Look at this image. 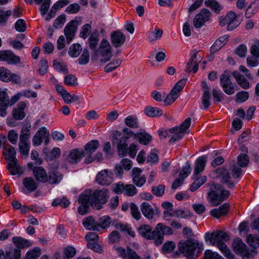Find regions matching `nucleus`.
<instances>
[{
  "mask_svg": "<svg viewBox=\"0 0 259 259\" xmlns=\"http://www.w3.org/2000/svg\"><path fill=\"white\" fill-rule=\"evenodd\" d=\"M206 242L213 246H217L223 255L228 259H233V254L224 242L229 239L227 234L221 230H215L212 233L207 232L204 236Z\"/></svg>",
  "mask_w": 259,
  "mask_h": 259,
  "instance_id": "obj_1",
  "label": "nucleus"
},
{
  "mask_svg": "<svg viewBox=\"0 0 259 259\" xmlns=\"http://www.w3.org/2000/svg\"><path fill=\"white\" fill-rule=\"evenodd\" d=\"M178 247L179 251L183 254L187 259H196L197 255L195 256V251H196L197 252L200 253L203 249L202 243L192 239L180 241Z\"/></svg>",
  "mask_w": 259,
  "mask_h": 259,
  "instance_id": "obj_2",
  "label": "nucleus"
},
{
  "mask_svg": "<svg viewBox=\"0 0 259 259\" xmlns=\"http://www.w3.org/2000/svg\"><path fill=\"white\" fill-rule=\"evenodd\" d=\"M208 193V200L212 206H217L226 199L230 195L228 191L222 189L218 184H214Z\"/></svg>",
  "mask_w": 259,
  "mask_h": 259,
  "instance_id": "obj_3",
  "label": "nucleus"
},
{
  "mask_svg": "<svg viewBox=\"0 0 259 259\" xmlns=\"http://www.w3.org/2000/svg\"><path fill=\"white\" fill-rule=\"evenodd\" d=\"M30 130L27 126L23 127L21 131L19 137V149L21 154L28 155L30 149Z\"/></svg>",
  "mask_w": 259,
  "mask_h": 259,
  "instance_id": "obj_4",
  "label": "nucleus"
},
{
  "mask_svg": "<svg viewBox=\"0 0 259 259\" xmlns=\"http://www.w3.org/2000/svg\"><path fill=\"white\" fill-rule=\"evenodd\" d=\"M109 196V192L105 188L96 191L93 194L91 205L95 209H100L107 202Z\"/></svg>",
  "mask_w": 259,
  "mask_h": 259,
  "instance_id": "obj_5",
  "label": "nucleus"
},
{
  "mask_svg": "<svg viewBox=\"0 0 259 259\" xmlns=\"http://www.w3.org/2000/svg\"><path fill=\"white\" fill-rule=\"evenodd\" d=\"M174 231L172 228L166 226L163 223H158L155 228V244L156 245H161L162 243L164 235H171Z\"/></svg>",
  "mask_w": 259,
  "mask_h": 259,
  "instance_id": "obj_6",
  "label": "nucleus"
},
{
  "mask_svg": "<svg viewBox=\"0 0 259 259\" xmlns=\"http://www.w3.org/2000/svg\"><path fill=\"white\" fill-rule=\"evenodd\" d=\"M211 18L210 11L206 9H202L195 16L193 21V25L196 28H201L206 22L209 21Z\"/></svg>",
  "mask_w": 259,
  "mask_h": 259,
  "instance_id": "obj_7",
  "label": "nucleus"
},
{
  "mask_svg": "<svg viewBox=\"0 0 259 259\" xmlns=\"http://www.w3.org/2000/svg\"><path fill=\"white\" fill-rule=\"evenodd\" d=\"M220 24L221 26L227 25V28L229 31L234 29L239 25L237 20V15L233 11L227 13L225 17L220 18Z\"/></svg>",
  "mask_w": 259,
  "mask_h": 259,
  "instance_id": "obj_8",
  "label": "nucleus"
},
{
  "mask_svg": "<svg viewBox=\"0 0 259 259\" xmlns=\"http://www.w3.org/2000/svg\"><path fill=\"white\" fill-rule=\"evenodd\" d=\"M101 56V61L106 63L112 57L111 47L109 42L105 39H103L100 44L99 49L96 51Z\"/></svg>",
  "mask_w": 259,
  "mask_h": 259,
  "instance_id": "obj_9",
  "label": "nucleus"
},
{
  "mask_svg": "<svg viewBox=\"0 0 259 259\" xmlns=\"http://www.w3.org/2000/svg\"><path fill=\"white\" fill-rule=\"evenodd\" d=\"M192 55L186 64V71L187 72L193 71L194 73L197 72L198 70V64L202 59L200 55L201 52L194 50L192 51Z\"/></svg>",
  "mask_w": 259,
  "mask_h": 259,
  "instance_id": "obj_10",
  "label": "nucleus"
},
{
  "mask_svg": "<svg viewBox=\"0 0 259 259\" xmlns=\"http://www.w3.org/2000/svg\"><path fill=\"white\" fill-rule=\"evenodd\" d=\"M85 238L88 241L87 247L97 252L101 253L103 249L101 246L97 243L99 240V236L94 232H89L85 235Z\"/></svg>",
  "mask_w": 259,
  "mask_h": 259,
  "instance_id": "obj_11",
  "label": "nucleus"
},
{
  "mask_svg": "<svg viewBox=\"0 0 259 259\" xmlns=\"http://www.w3.org/2000/svg\"><path fill=\"white\" fill-rule=\"evenodd\" d=\"M216 176L224 184H226L229 188H234L235 184L231 180V176L228 169L225 167H220L216 170Z\"/></svg>",
  "mask_w": 259,
  "mask_h": 259,
  "instance_id": "obj_12",
  "label": "nucleus"
},
{
  "mask_svg": "<svg viewBox=\"0 0 259 259\" xmlns=\"http://www.w3.org/2000/svg\"><path fill=\"white\" fill-rule=\"evenodd\" d=\"M115 249L118 255L123 259H141L136 251L128 246L126 249L122 247H116Z\"/></svg>",
  "mask_w": 259,
  "mask_h": 259,
  "instance_id": "obj_13",
  "label": "nucleus"
},
{
  "mask_svg": "<svg viewBox=\"0 0 259 259\" xmlns=\"http://www.w3.org/2000/svg\"><path fill=\"white\" fill-rule=\"evenodd\" d=\"M0 80L9 82L12 81L13 83H18L20 81V77L16 74L12 73L7 68L0 67Z\"/></svg>",
  "mask_w": 259,
  "mask_h": 259,
  "instance_id": "obj_14",
  "label": "nucleus"
},
{
  "mask_svg": "<svg viewBox=\"0 0 259 259\" xmlns=\"http://www.w3.org/2000/svg\"><path fill=\"white\" fill-rule=\"evenodd\" d=\"M96 180L99 184L103 186L109 185L113 181V175L108 170H103L97 174Z\"/></svg>",
  "mask_w": 259,
  "mask_h": 259,
  "instance_id": "obj_15",
  "label": "nucleus"
},
{
  "mask_svg": "<svg viewBox=\"0 0 259 259\" xmlns=\"http://www.w3.org/2000/svg\"><path fill=\"white\" fill-rule=\"evenodd\" d=\"M0 60L6 61L8 64H15L20 63V58L10 51L0 52Z\"/></svg>",
  "mask_w": 259,
  "mask_h": 259,
  "instance_id": "obj_16",
  "label": "nucleus"
},
{
  "mask_svg": "<svg viewBox=\"0 0 259 259\" xmlns=\"http://www.w3.org/2000/svg\"><path fill=\"white\" fill-rule=\"evenodd\" d=\"M140 209L144 217L149 220L152 219L155 215V212L158 210L157 207L153 208L148 202H146L141 203Z\"/></svg>",
  "mask_w": 259,
  "mask_h": 259,
  "instance_id": "obj_17",
  "label": "nucleus"
},
{
  "mask_svg": "<svg viewBox=\"0 0 259 259\" xmlns=\"http://www.w3.org/2000/svg\"><path fill=\"white\" fill-rule=\"evenodd\" d=\"M84 156V152L82 149H74L70 151L66 160L71 163H76L80 161Z\"/></svg>",
  "mask_w": 259,
  "mask_h": 259,
  "instance_id": "obj_18",
  "label": "nucleus"
},
{
  "mask_svg": "<svg viewBox=\"0 0 259 259\" xmlns=\"http://www.w3.org/2000/svg\"><path fill=\"white\" fill-rule=\"evenodd\" d=\"M21 252L19 249L11 248L5 252L0 249V259H21Z\"/></svg>",
  "mask_w": 259,
  "mask_h": 259,
  "instance_id": "obj_19",
  "label": "nucleus"
},
{
  "mask_svg": "<svg viewBox=\"0 0 259 259\" xmlns=\"http://www.w3.org/2000/svg\"><path fill=\"white\" fill-rule=\"evenodd\" d=\"M9 101L7 93L5 91H0V115L2 117H5L7 114Z\"/></svg>",
  "mask_w": 259,
  "mask_h": 259,
  "instance_id": "obj_20",
  "label": "nucleus"
},
{
  "mask_svg": "<svg viewBox=\"0 0 259 259\" xmlns=\"http://www.w3.org/2000/svg\"><path fill=\"white\" fill-rule=\"evenodd\" d=\"M139 234L143 237L148 240L154 239L155 229L152 231V227L148 225H142L138 228Z\"/></svg>",
  "mask_w": 259,
  "mask_h": 259,
  "instance_id": "obj_21",
  "label": "nucleus"
},
{
  "mask_svg": "<svg viewBox=\"0 0 259 259\" xmlns=\"http://www.w3.org/2000/svg\"><path fill=\"white\" fill-rule=\"evenodd\" d=\"M111 42L115 48H119L125 41V35L119 31L113 32L111 36Z\"/></svg>",
  "mask_w": 259,
  "mask_h": 259,
  "instance_id": "obj_22",
  "label": "nucleus"
},
{
  "mask_svg": "<svg viewBox=\"0 0 259 259\" xmlns=\"http://www.w3.org/2000/svg\"><path fill=\"white\" fill-rule=\"evenodd\" d=\"M33 174L36 181L46 183L48 180V176L45 169L41 166H36L33 168Z\"/></svg>",
  "mask_w": 259,
  "mask_h": 259,
  "instance_id": "obj_23",
  "label": "nucleus"
},
{
  "mask_svg": "<svg viewBox=\"0 0 259 259\" xmlns=\"http://www.w3.org/2000/svg\"><path fill=\"white\" fill-rule=\"evenodd\" d=\"M27 106V104L24 101H21L17 104V107L13 110L12 114L13 117L16 120H21L25 116L24 109Z\"/></svg>",
  "mask_w": 259,
  "mask_h": 259,
  "instance_id": "obj_24",
  "label": "nucleus"
},
{
  "mask_svg": "<svg viewBox=\"0 0 259 259\" xmlns=\"http://www.w3.org/2000/svg\"><path fill=\"white\" fill-rule=\"evenodd\" d=\"M23 184L24 187V188L23 189V192L25 194L35 191L37 187V183L30 177L24 178L23 180Z\"/></svg>",
  "mask_w": 259,
  "mask_h": 259,
  "instance_id": "obj_25",
  "label": "nucleus"
},
{
  "mask_svg": "<svg viewBox=\"0 0 259 259\" xmlns=\"http://www.w3.org/2000/svg\"><path fill=\"white\" fill-rule=\"evenodd\" d=\"M76 29V22L74 21H70L66 26L64 29V34L68 42L73 39Z\"/></svg>",
  "mask_w": 259,
  "mask_h": 259,
  "instance_id": "obj_26",
  "label": "nucleus"
},
{
  "mask_svg": "<svg viewBox=\"0 0 259 259\" xmlns=\"http://www.w3.org/2000/svg\"><path fill=\"white\" fill-rule=\"evenodd\" d=\"M136 140L142 145H147L152 140V136L144 130L136 133Z\"/></svg>",
  "mask_w": 259,
  "mask_h": 259,
  "instance_id": "obj_27",
  "label": "nucleus"
},
{
  "mask_svg": "<svg viewBox=\"0 0 259 259\" xmlns=\"http://www.w3.org/2000/svg\"><path fill=\"white\" fill-rule=\"evenodd\" d=\"M230 205L228 203H224L218 208H215L210 211V214L215 218H219L226 215L228 212Z\"/></svg>",
  "mask_w": 259,
  "mask_h": 259,
  "instance_id": "obj_28",
  "label": "nucleus"
},
{
  "mask_svg": "<svg viewBox=\"0 0 259 259\" xmlns=\"http://www.w3.org/2000/svg\"><path fill=\"white\" fill-rule=\"evenodd\" d=\"M232 75L236 82L242 89H247L249 88V82L245 77L239 72L235 71L233 72Z\"/></svg>",
  "mask_w": 259,
  "mask_h": 259,
  "instance_id": "obj_29",
  "label": "nucleus"
},
{
  "mask_svg": "<svg viewBox=\"0 0 259 259\" xmlns=\"http://www.w3.org/2000/svg\"><path fill=\"white\" fill-rule=\"evenodd\" d=\"M228 38L229 37L227 35L219 37L210 48L211 53L214 54L219 51L227 42Z\"/></svg>",
  "mask_w": 259,
  "mask_h": 259,
  "instance_id": "obj_30",
  "label": "nucleus"
},
{
  "mask_svg": "<svg viewBox=\"0 0 259 259\" xmlns=\"http://www.w3.org/2000/svg\"><path fill=\"white\" fill-rule=\"evenodd\" d=\"M163 34V30L158 28L155 27L153 30L151 29L148 33V38L151 43L159 40Z\"/></svg>",
  "mask_w": 259,
  "mask_h": 259,
  "instance_id": "obj_31",
  "label": "nucleus"
},
{
  "mask_svg": "<svg viewBox=\"0 0 259 259\" xmlns=\"http://www.w3.org/2000/svg\"><path fill=\"white\" fill-rule=\"evenodd\" d=\"M206 158L205 156H201L197 159L195 163L194 175L196 176L199 173L203 171L205 166Z\"/></svg>",
  "mask_w": 259,
  "mask_h": 259,
  "instance_id": "obj_32",
  "label": "nucleus"
},
{
  "mask_svg": "<svg viewBox=\"0 0 259 259\" xmlns=\"http://www.w3.org/2000/svg\"><path fill=\"white\" fill-rule=\"evenodd\" d=\"M3 154L9 161H13L16 158V152L14 147L7 144L3 148Z\"/></svg>",
  "mask_w": 259,
  "mask_h": 259,
  "instance_id": "obj_33",
  "label": "nucleus"
},
{
  "mask_svg": "<svg viewBox=\"0 0 259 259\" xmlns=\"http://www.w3.org/2000/svg\"><path fill=\"white\" fill-rule=\"evenodd\" d=\"M93 194L91 190H86L79 196L78 202L79 204L91 205Z\"/></svg>",
  "mask_w": 259,
  "mask_h": 259,
  "instance_id": "obj_34",
  "label": "nucleus"
},
{
  "mask_svg": "<svg viewBox=\"0 0 259 259\" xmlns=\"http://www.w3.org/2000/svg\"><path fill=\"white\" fill-rule=\"evenodd\" d=\"M83 226L88 230L99 231V225L97 224L93 217H87L83 220Z\"/></svg>",
  "mask_w": 259,
  "mask_h": 259,
  "instance_id": "obj_35",
  "label": "nucleus"
},
{
  "mask_svg": "<svg viewBox=\"0 0 259 259\" xmlns=\"http://www.w3.org/2000/svg\"><path fill=\"white\" fill-rule=\"evenodd\" d=\"M259 9V0H255L251 3L246 9L245 16L247 18L252 17Z\"/></svg>",
  "mask_w": 259,
  "mask_h": 259,
  "instance_id": "obj_36",
  "label": "nucleus"
},
{
  "mask_svg": "<svg viewBox=\"0 0 259 259\" xmlns=\"http://www.w3.org/2000/svg\"><path fill=\"white\" fill-rule=\"evenodd\" d=\"M232 246L234 251L239 254H241L247 249L246 245L239 238L234 240Z\"/></svg>",
  "mask_w": 259,
  "mask_h": 259,
  "instance_id": "obj_37",
  "label": "nucleus"
},
{
  "mask_svg": "<svg viewBox=\"0 0 259 259\" xmlns=\"http://www.w3.org/2000/svg\"><path fill=\"white\" fill-rule=\"evenodd\" d=\"M13 242L18 247L20 251V248H27L31 245L30 241L27 239H25L21 237H13L12 239Z\"/></svg>",
  "mask_w": 259,
  "mask_h": 259,
  "instance_id": "obj_38",
  "label": "nucleus"
},
{
  "mask_svg": "<svg viewBox=\"0 0 259 259\" xmlns=\"http://www.w3.org/2000/svg\"><path fill=\"white\" fill-rule=\"evenodd\" d=\"M169 131L170 133L173 134L169 140V142L170 143H174L181 139L184 136V134L181 132V130H180L178 126L169 129Z\"/></svg>",
  "mask_w": 259,
  "mask_h": 259,
  "instance_id": "obj_39",
  "label": "nucleus"
},
{
  "mask_svg": "<svg viewBox=\"0 0 259 259\" xmlns=\"http://www.w3.org/2000/svg\"><path fill=\"white\" fill-rule=\"evenodd\" d=\"M144 111L147 116L151 117L160 116L162 114V111L160 109L151 106L146 107Z\"/></svg>",
  "mask_w": 259,
  "mask_h": 259,
  "instance_id": "obj_40",
  "label": "nucleus"
},
{
  "mask_svg": "<svg viewBox=\"0 0 259 259\" xmlns=\"http://www.w3.org/2000/svg\"><path fill=\"white\" fill-rule=\"evenodd\" d=\"M185 84V80H181L177 82L176 85L171 90L170 94L174 98L177 99L179 94L182 91Z\"/></svg>",
  "mask_w": 259,
  "mask_h": 259,
  "instance_id": "obj_41",
  "label": "nucleus"
},
{
  "mask_svg": "<svg viewBox=\"0 0 259 259\" xmlns=\"http://www.w3.org/2000/svg\"><path fill=\"white\" fill-rule=\"evenodd\" d=\"M99 146V142L97 140H94L89 142L84 147L85 151L92 154Z\"/></svg>",
  "mask_w": 259,
  "mask_h": 259,
  "instance_id": "obj_42",
  "label": "nucleus"
},
{
  "mask_svg": "<svg viewBox=\"0 0 259 259\" xmlns=\"http://www.w3.org/2000/svg\"><path fill=\"white\" fill-rule=\"evenodd\" d=\"M53 67L58 71L64 74H67L68 72L67 66L64 62H59L57 60L53 61Z\"/></svg>",
  "mask_w": 259,
  "mask_h": 259,
  "instance_id": "obj_43",
  "label": "nucleus"
},
{
  "mask_svg": "<svg viewBox=\"0 0 259 259\" xmlns=\"http://www.w3.org/2000/svg\"><path fill=\"white\" fill-rule=\"evenodd\" d=\"M124 123L126 125L133 128L139 127L138 119L134 116L130 115L126 117L124 120Z\"/></svg>",
  "mask_w": 259,
  "mask_h": 259,
  "instance_id": "obj_44",
  "label": "nucleus"
},
{
  "mask_svg": "<svg viewBox=\"0 0 259 259\" xmlns=\"http://www.w3.org/2000/svg\"><path fill=\"white\" fill-rule=\"evenodd\" d=\"M41 254V249L35 247L27 251L24 258L26 259H37Z\"/></svg>",
  "mask_w": 259,
  "mask_h": 259,
  "instance_id": "obj_45",
  "label": "nucleus"
},
{
  "mask_svg": "<svg viewBox=\"0 0 259 259\" xmlns=\"http://www.w3.org/2000/svg\"><path fill=\"white\" fill-rule=\"evenodd\" d=\"M81 51V48L79 44H73L70 47L68 54L72 57H76L80 54Z\"/></svg>",
  "mask_w": 259,
  "mask_h": 259,
  "instance_id": "obj_46",
  "label": "nucleus"
},
{
  "mask_svg": "<svg viewBox=\"0 0 259 259\" xmlns=\"http://www.w3.org/2000/svg\"><path fill=\"white\" fill-rule=\"evenodd\" d=\"M117 147L119 155H121L122 156L126 155L128 147L127 144L125 143V141L123 142L121 140H119L117 144Z\"/></svg>",
  "mask_w": 259,
  "mask_h": 259,
  "instance_id": "obj_47",
  "label": "nucleus"
},
{
  "mask_svg": "<svg viewBox=\"0 0 259 259\" xmlns=\"http://www.w3.org/2000/svg\"><path fill=\"white\" fill-rule=\"evenodd\" d=\"M64 101L65 103L68 104H70L72 102H75L79 100V98L77 95H71L68 92H66L62 96Z\"/></svg>",
  "mask_w": 259,
  "mask_h": 259,
  "instance_id": "obj_48",
  "label": "nucleus"
},
{
  "mask_svg": "<svg viewBox=\"0 0 259 259\" xmlns=\"http://www.w3.org/2000/svg\"><path fill=\"white\" fill-rule=\"evenodd\" d=\"M61 179V175L59 173L54 171L51 172L48 176V180L47 182H49L51 184H56L59 182Z\"/></svg>",
  "mask_w": 259,
  "mask_h": 259,
  "instance_id": "obj_49",
  "label": "nucleus"
},
{
  "mask_svg": "<svg viewBox=\"0 0 259 259\" xmlns=\"http://www.w3.org/2000/svg\"><path fill=\"white\" fill-rule=\"evenodd\" d=\"M111 224V219L107 215L101 217L97 224L99 225V228L106 229L109 228Z\"/></svg>",
  "mask_w": 259,
  "mask_h": 259,
  "instance_id": "obj_50",
  "label": "nucleus"
},
{
  "mask_svg": "<svg viewBox=\"0 0 259 259\" xmlns=\"http://www.w3.org/2000/svg\"><path fill=\"white\" fill-rule=\"evenodd\" d=\"M247 243L249 246L256 248L259 246V238L256 235L249 234L246 239Z\"/></svg>",
  "mask_w": 259,
  "mask_h": 259,
  "instance_id": "obj_51",
  "label": "nucleus"
},
{
  "mask_svg": "<svg viewBox=\"0 0 259 259\" xmlns=\"http://www.w3.org/2000/svg\"><path fill=\"white\" fill-rule=\"evenodd\" d=\"M205 4L217 13H219L221 10V6L215 0H206Z\"/></svg>",
  "mask_w": 259,
  "mask_h": 259,
  "instance_id": "obj_52",
  "label": "nucleus"
},
{
  "mask_svg": "<svg viewBox=\"0 0 259 259\" xmlns=\"http://www.w3.org/2000/svg\"><path fill=\"white\" fill-rule=\"evenodd\" d=\"M137 193V188L133 185H125L123 194L126 196H133Z\"/></svg>",
  "mask_w": 259,
  "mask_h": 259,
  "instance_id": "obj_53",
  "label": "nucleus"
},
{
  "mask_svg": "<svg viewBox=\"0 0 259 259\" xmlns=\"http://www.w3.org/2000/svg\"><path fill=\"white\" fill-rule=\"evenodd\" d=\"M8 168L12 175H15L17 174L19 172V165L17 159L9 161Z\"/></svg>",
  "mask_w": 259,
  "mask_h": 259,
  "instance_id": "obj_54",
  "label": "nucleus"
},
{
  "mask_svg": "<svg viewBox=\"0 0 259 259\" xmlns=\"http://www.w3.org/2000/svg\"><path fill=\"white\" fill-rule=\"evenodd\" d=\"M76 251L75 248L72 246H68L64 248L63 253L64 257L69 259L73 257L76 254Z\"/></svg>",
  "mask_w": 259,
  "mask_h": 259,
  "instance_id": "obj_55",
  "label": "nucleus"
},
{
  "mask_svg": "<svg viewBox=\"0 0 259 259\" xmlns=\"http://www.w3.org/2000/svg\"><path fill=\"white\" fill-rule=\"evenodd\" d=\"M37 132L39 133V136L40 138L42 141H45L46 145H47L49 141V132L46 127H43L40 128Z\"/></svg>",
  "mask_w": 259,
  "mask_h": 259,
  "instance_id": "obj_56",
  "label": "nucleus"
},
{
  "mask_svg": "<svg viewBox=\"0 0 259 259\" xmlns=\"http://www.w3.org/2000/svg\"><path fill=\"white\" fill-rule=\"evenodd\" d=\"M121 63V61L119 59H116L108 64L105 67V71L106 72H110L118 67H119Z\"/></svg>",
  "mask_w": 259,
  "mask_h": 259,
  "instance_id": "obj_57",
  "label": "nucleus"
},
{
  "mask_svg": "<svg viewBox=\"0 0 259 259\" xmlns=\"http://www.w3.org/2000/svg\"><path fill=\"white\" fill-rule=\"evenodd\" d=\"M116 228L119 229L122 231H125L127 233L132 237H134L135 236V232L132 229V228L128 225H123L120 223L116 224Z\"/></svg>",
  "mask_w": 259,
  "mask_h": 259,
  "instance_id": "obj_58",
  "label": "nucleus"
},
{
  "mask_svg": "<svg viewBox=\"0 0 259 259\" xmlns=\"http://www.w3.org/2000/svg\"><path fill=\"white\" fill-rule=\"evenodd\" d=\"M90 48L95 51H96L97 46L98 44V35L96 34H92L89 38Z\"/></svg>",
  "mask_w": 259,
  "mask_h": 259,
  "instance_id": "obj_59",
  "label": "nucleus"
},
{
  "mask_svg": "<svg viewBox=\"0 0 259 259\" xmlns=\"http://www.w3.org/2000/svg\"><path fill=\"white\" fill-rule=\"evenodd\" d=\"M159 157L155 149L151 150L147 157V162L151 164H156L158 162Z\"/></svg>",
  "mask_w": 259,
  "mask_h": 259,
  "instance_id": "obj_60",
  "label": "nucleus"
},
{
  "mask_svg": "<svg viewBox=\"0 0 259 259\" xmlns=\"http://www.w3.org/2000/svg\"><path fill=\"white\" fill-rule=\"evenodd\" d=\"M130 209L132 217L136 220H139L141 217V215L137 206L135 203H132L130 204Z\"/></svg>",
  "mask_w": 259,
  "mask_h": 259,
  "instance_id": "obj_61",
  "label": "nucleus"
},
{
  "mask_svg": "<svg viewBox=\"0 0 259 259\" xmlns=\"http://www.w3.org/2000/svg\"><path fill=\"white\" fill-rule=\"evenodd\" d=\"M230 76L228 71H225L220 76V83L222 87L231 83Z\"/></svg>",
  "mask_w": 259,
  "mask_h": 259,
  "instance_id": "obj_62",
  "label": "nucleus"
},
{
  "mask_svg": "<svg viewBox=\"0 0 259 259\" xmlns=\"http://www.w3.org/2000/svg\"><path fill=\"white\" fill-rule=\"evenodd\" d=\"M7 138L12 144L16 145L18 139V134L14 130H10L8 133Z\"/></svg>",
  "mask_w": 259,
  "mask_h": 259,
  "instance_id": "obj_63",
  "label": "nucleus"
},
{
  "mask_svg": "<svg viewBox=\"0 0 259 259\" xmlns=\"http://www.w3.org/2000/svg\"><path fill=\"white\" fill-rule=\"evenodd\" d=\"M205 259H224L216 252H212L210 250H207L204 253Z\"/></svg>",
  "mask_w": 259,
  "mask_h": 259,
  "instance_id": "obj_64",
  "label": "nucleus"
}]
</instances>
